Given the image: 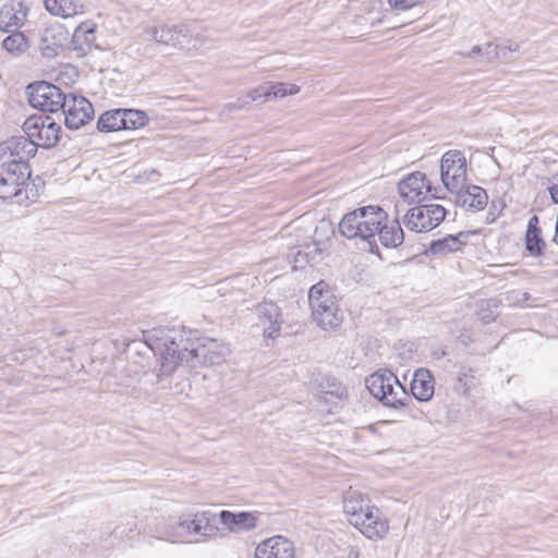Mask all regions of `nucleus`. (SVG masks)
<instances>
[{
  "label": "nucleus",
  "mask_w": 558,
  "mask_h": 558,
  "mask_svg": "<svg viewBox=\"0 0 558 558\" xmlns=\"http://www.w3.org/2000/svg\"><path fill=\"white\" fill-rule=\"evenodd\" d=\"M191 330L184 327H166L155 330L158 341L157 351L159 354V367L156 371V383L171 376L179 367H187V352L191 344Z\"/></svg>",
  "instance_id": "1"
},
{
  "label": "nucleus",
  "mask_w": 558,
  "mask_h": 558,
  "mask_svg": "<svg viewBox=\"0 0 558 558\" xmlns=\"http://www.w3.org/2000/svg\"><path fill=\"white\" fill-rule=\"evenodd\" d=\"M387 220V213L379 206L359 207L345 214L339 222L340 233L349 240L375 243L379 226Z\"/></svg>",
  "instance_id": "2"
},
{
  "label": "nucleus",
  "mask_w": 558,
  "mask_h": 558,
  "mask_svg": "<svg viewBox=\"0 0 558 558\" xmlns=\"http://www.w3.org/2000/svg\"><path fill=\"white\" fill-rule=\"evenodd\" d=\"M308 301L312 317L318 327L328 330L341 325L343 313L337 298L325 281H319L310 289Z\"/></svg>",
  "instance_id": "3"
},
{
  "label": "nucleus",
  "mask_w": 558,
  "mask_h": 558,
  "mask_svg": "<svg viewBox=\"0 0 558 558\" xmlns=\"http://www.w3.org/2000/svg\"><path fill=\"white\" fill-rule=\"evenodd\" d=\"M365 384L371 395L386 407H403L405 401L410 399L397 376L389 371L372 374L366 378Z\"/></svg>",
  "instance_id": "4"
},
{
  "label": "nucleus",
  "mask_w": 558,
  "mask_h": 558,
  "mask_svg": "<svg viewBox=\"0 0 558 558\" xmlns=\"http://www.w3.org/2000/svg\"><path fill=\"white\" fill-rule=\"evenodd\" d=\"M191 344L187 352V367L196 368L198 366H211L221 364L230 353L227 343L216 339H198L192 331Z\"/></svg>",
  "instance_id": "5"
},
{
  "label": "nucleus",
  "mask_w": 558,
  "mask_h": 558,
  "mask_svg": "<svg viewBox=\"0 0 558 558\" xmlns=\"http://www.w3.org/2000/svg\"><path fill=\"white\" fill-rule=\"evenodd\" d=\"M31 169H27L22 162L0 163V199L16 197L17 202H23V191L29 185Z\"/></svg>",
  "instance_id": "6"
},
{
  "label": "nucleus",
  "mask_w": 558,
  "mask_h": 558,
  "mask_svg": "<svg viewBox=\"0 0 558 558\" xmlns=\"http://www.w3.org/2000/svg\"><path fill=\"white\" fill-rule=\"evenodd\" d=\"M440 179L444 187L449 192H459L465 187L468 181V163L461 150L446 151L440 160Z\"/></svg>",
  "instance_id": "7"
},
{
  "label": "nucleus",
  "mask_w": 558,
  "mask_h": 558,
  "mask_svg": "<svg viewBox=\"0 0 558 558\" xmlns=\"http://www.w3.org/2000/svg\"><path fill=\"white\" fill-rule=\"evenodd\" d=\"M447 210L438 204H418L407 211L402 218L405 228L414 232H428L440 225Z\"/></svg>",
  "instance_id": "8"
},
{
  "label": "nucleus",
  "mask_w": 558,
  "mask_h": 558,
  "mask_svg": "<svg viewBox=\"0 0 558 558\" xmlns=\"http://www.w3.org/2000/svg\"><path fill=\"white\" fill-rule=\"evenodd\" d=\"M23 130L26 135L35 140L36 148H51L60 141L61 126L48 114H35L27 118Z\"/></svg>",
  "instance_id": "9"
},
{
  "label": "nucleus",
  "mask_w": 558,
  "mask_h": 558,
  "mask_svg": "<svg viewBox=\"0 0 558 558\" xmlns=\"http://www.w3.org/2000/svg\"><path fill=\"white\" fill-rule=\"evenodd\" d=\"M27 90L32 107L51 113L61 110L68 96L58 86L45 81L29 84Z\"/></svg>",
  "instance_id": "10"
},
{
  "label": "nucleus",
  "mask_w": 558,
  "mask_h": 558,
  "mask_svg": "<svg viewBox=\"0 0 558 558\" xmlns=\"http://www.w3.org/2000/svg\"><path fill=\"white\" fill-rule=\"evenodd\" d=\"M440 190V187H433L426 174L421 171L408 174L398 183V193L409 205H418L426 201L428 195L439 198L438 191Z\"/></svg>",
  "instance_id": "11"
},
{
  "label": "nucleus",
  "mask_w": 558,
  "mask_h": 558,
  "mask_svg": "<svg viewBox=\"0 0 558 558\" xmlns=\"http://www.w3.org/2000/svg\"><path fill=\"white\" fill-rule=\"evenodd\" d=\"M37 151L35 140L28 135L12 136L0 144V160L7 162H23L29 168V159Z\"/></svg>",
  "instance_id": "12"
},
{
  "label": "nucleus",
  "mask_w": 558,
  "mask_h": 558,
  "mask_svg": "<svg viewBox=\"0 0 558 558\" xmlns=\"http://www.w3.org/2000/svg\"><path fill=\"white\" fill-rule=\"evenodd\" d=\"M65 126L70 130H78L94 117V108L88 99L83 96L69 94L61 108Z\"/></svg>",
  "instance_id": "13"
},
{
  "label": "nucleus",
  "mask_w": 558,
  "mask_h": 558,
  "mask_svg": "<svg viewBox=\"0 0 558 558\" xmlns=\"http://www.w3.org/2000/svg\"><path fill=\"white\" fill-rule=\"evenodd\" d=\"M145 33L156 43L177 49H190L192 35L183 24L150 26L145 29Z\"/></svg>",
  "instance_id": "14"
},
{
  "label": "nucleus",
  "mask_w": 558,
  "mask_h": 558,
  "mask_svg": "<svg viewBox=\"0 0 558 558\" xmlns=\"http://www.w3.org/2000/svg\"><path fill=\"white\" fill-rule=\"evenodd\" d=\"M28 7L20 0H11L0 9V31H19L25 23Z\"/></svg>",
  "instance_id": "15"
},
{
  "label": "nucleus",
  "mask_w": 558,
  "mask_h": 558,
  "mask_svg": "<svg viewBox=\"0 0 558 558\" xmlns=\"http://www.w3.org/2000/svg\"><path fill=\"white\" fill-rule=\"evenodd\" d=\"M376 507L372 504L371 499L359 490H348L343 499V512L348 517L351 525H357L359 521L364 518V514Z\"/></svg>",
  "instance_id": "16"
},
{
  "label": "nucleus",
  "mask_w": 558,
  "mask_h": 558,
  "mask_svg": "<svg viewBox=\"0 0 558 558\" xmlns=\"http://www.w3.org/2000/svg\"><path fill=\"white\" fill-rule=\"evenodd\" d=\"M353 526L366 538L373 541L383 539L389 531L388 521L383 517L377 507L364 514L359 524Z\"/></svg>",
  "instance_id": "17"
},
{
  "label": "nucleus",
  "mask_w": 558,
  "mask_h": 558,
  "mask_svg": "<svg viewBox=\"0 0 558 558\" xmlns=\"http://www.w3.org/2000/svg\"><path fill=\"white\" fill-rule=\"evenodd\" d=\"M254 558H294V546L283 536H274L256 547Z\"/></svg>",
  "instance_id": "18"
},
{
  "label": "nucleus",
  "mask_w": 558,
  "mask_h": 558,
  "mask_svg": "<svg viewBox=\"0 0 558 558\" xmlns=\"http://www.w3.org/2000/svg\"><path fill=\"white\" fill-rule=\"evenodd\" d=\"M257 326L264 331L268 338H274L280 330L281 322L279 320V307L272 302H263L256 308Z\"/></svg>",
  "instance_id": "19"
},
{
  "label": "nucleus",
  "mask_w": 558,
  "mask_h": 558,
  "mask_svg": "<svg viewBox=\"0 0 558 558\" xmlns=\"http://www.w3.org/2000/svg\"><path fill=\"white\" fill-rule=\"evenodd\" d=\"M456 195V203L462 207L473 210H483L488 201L486 191L478 185L465 183L459 192H452Z\"/></svg>",
  "instance_id": "20"
},
{
  "label": "nucleus",
  "mask_w": 558,
  "mask_h": 558,
  "mask_svg": "<svg viewBox=\"0 0 558 558\" xmlns=\"http://www.w3.org/2000/svg\"><path fill=\"white\" fill-rule=\"evenodd\" d=\"M221 523L233 533L251 531L256 526L257 518L250 512L233 513L222 510L219 514Z\"/></svg>",
  "instance_id": "21"
},
{
  "label": "nucleus",
  "mask_w": 558,
  "mask_h": 558,
  "mask_svg": "<svg viewBox=\"0 0 558 558\" xmlns=\"http://www.w3.org/2000/svg\"><path fill=\"white\" fill-rule=\"evenodd\" d=\"M46 10L53 16L72 19L85 13V4L81 0H44Z\"/></svg>",
  "instance_id": "22"
},
{
  "label": "nucleus",
  "mask_w": 558,
  "mask_h": 558,
  "mask_svg": "<svg viewBox=\"0 0 558 558\" xmlns=\"http://www.w3.org/2000/svg\"><path fill=\"white\" fill-rule=\"evenodd\" d=\"M411 392L420 401H428L434 395V378L426 368H418L411 381Z\"/></svg>",
  "instance_id": "23"
},
{
  "label": "nucleus",
  "mask_w": 558,
  "mask_h": 558,
  "mask_svg": "<svg viewBox=\"0 0 558 558\" xmlns=\"http://www.w3.org/2000/svg\"><path fill=\"white\" fill-rule=\"evenodd\" d=\"M376 236L385 247H398L404 241V232L398 219L384 221L379 226Z\"/></svg>",
  "instance_id": "24"
},
{
  "label": "nucleus",
  "mask_w": 558,
  "mask_h": 558,
  "mask_svg": "<svg viewBox=\"0 0 558 558\" xmlns=\"http://www.w3.org/2000/svg\"><path fill=\"white\" fill-rule=\"evenodd\" d=\"M194 534L201 537L216 536L219 529L217 526V515L210 510L196 512L192 514Z\"/></svg>",
  "instance_id": "25"
},
{
  "label": "nucleus",
  "mask_w": 558,
  "mask_h": 558,
  "mask_svg": "<svg viewBox=\"0 0 558 558\" xmlns=\"http://www.w3.org/2000/svg\"><path fill=\"white\" fill-rule=\"evenodd\" d=\"M62 34H57L53 28H45L40 33L38 49L43 57L51 59L62 50Z\"/></svg>",
  "instance_id": "26"
},
{
  "label": "nucleus",
  "mask_w": 558,
  "mask_h": 558,
  "mask_svg": "<svg viewBox=\"0 0 558 558\" xmlns=\"http://www.w3.org/2000/svg\"><path fill=\"white\" fill-rule=\"evenodd\" d=\"M541 233L538 217L534 215L529 219L525 234L526 250L531 255L538 256L544 250L545 243L541 238Z\"/></svg>",
  "instance_id": "27"
},
{
  "label": "nucleus",
  "mask_w": 558,
  "mask_h": 558,
  "mask_svg": "<svg viewBox=\"0 0 558 558\" xmlns=\"http://www.w3.org/2000/svg\"><path fill=\"white\" fill-rule=\"evenodd\" d=\"M123 109H114L104 112L98 121L97 129L100 132H116L123 130Z\"/></svg>",
  "instance_id": "28"
},
{
  "label": "nucleus",
  "mask_w": 558,
  "mask_h": 558,
  "mask_svg": "<svg viewBox=\"0 0 558 558\" xmlns=\"http://www.w3.org/2000/svg\"><path fill=\"white\" fill-rule=\"evenodd\" d=\"M461 236L466 238V234L460 232L458 235H448L444 239L433 241L429 246V252L433 255H445L447 253L456 252L462 245V241L460 240Z\"/></svg>",
  "instance_id": "29"
},
{
  "label": "nucleus",
  "mask_w": 558,
  "mask_h": 558,
  "mask_svg": "<svg viewBox=\"0 0 558 558\" xmlns=\"http://www.w3.org/2000/svg\"><path fill=\"white\" fill-rule=\"evenodd\" d=\"M73 40L81 45L80 49H83V45L90 48L96 40V24L90 21L82 22L74 31Z\"/></svg>",
  "instance_id": "30"
},
{
  "label": "nucleus",
  "mask_w": 558,
  "mask_h": 558,
  "mask_svg": "<svg viewBox=\"0 0 558 558\" xmlns=\"http://www.w3.org/2000/svg\"><path fill=\"white\" fill-rule=\"evenodd\" d=\"M11 35L7 36L2 41V47L14 56H20L28 48L26 36L19 31H11Z\"/></svg>",
  "instance_id": "31"
},
{
  "label": "nucleus",
  "mask_w": 558,
  "mask_h": 558,
  "mask_svg": "<svg viewBox=\"0 0 558 558\" xmlns=\"http://www.w3.org/2000/svg\"><path fill=\"white\" fill-rule=\"evenodd\" d=\"M269 99V86L264 84L251 90L244 98H239L236 102L228 104L229 110L243 109L253 101Z\"/></svg>",
  "instance_id": "32"
},
{
  "label": "nucleus",
  "mask_w": 558,
  "mask_h": 558,
  "mask_svg": "<svg viewBox=\"0 0 558 558\" xmlns=\"http://www.w3.org/2000/svg\"><path fill=\"white\" fill-rule=\"evenodd\" d=\"M123 130H137L146 126L149 118L138 109H123Z\"/></svg>",
  "instance_id": "33"
},
{
  "label": "nucleus",
  "mask_w": 558,
  "mask_h": 558,
  "mask_svg": "<svg viewBox=\"0 0 558 558\" xmlns=\"http://www.w3.org/2000/svg\"><path fill=\"white\" fill-rule=\"evenodd\" d=\"M191 522H194L192 514L181 517L175 524L169 525L166 533L169 536L175 537H187L195 535L193 531V524H191Z\"/></svg>",
  "instance_id": "34"
},
{
  "label": "nucleus",
  "mask_w": 558,
  "mask_h": 558,
  "mask_svg": "<svg viewBox=\"0 0 558 558\" xmlns=\"http://www.w3.org/2000/svg\"><path fill=\"white\" fill-rule=\"evenodd\" d=\"M470 367L461 366L457 375L454 389L458 393L466 395L470 388L474 385V375Z\"/></svg>",
  "instance_id": "35"
},
{
  "label": "nucleus",
  "mask_w": 558,
  "mask_h": 558,
  "mask_svg": "<svg viewBox=\"0 0 558 558\" xmlns=\"http://www.w3.org/2000/svg\"><path fill=\"white\" fill-rule=\"evenodd\" d=\"M269 86V99L271 98H282L288 95H295L300 92V87L295 84L289 83H276L268 84Z\"/></svg>",
  "instance_id": "36"
},
{
  "label": "nucleus",
  "mask_w": 558,
  "mask_h": 558,
  "mask_svg": "<svg viewBox=\"0 0 558 558\" xmlns=\"http://www.w3.org/2000/svg\"><path fill=\"white\" fill-rule=\"evenodd\" d=\"M477 54L485 56L487 61H494L500 58V52L498 50V45L489 43L485 45L484 48L480 46H474L472 50L468 53V57H474Z\"/></svg>",
  "instance_id": "37"
},
{
  "label": "nucleus",
  "mask_w": 558,
  "mask_h": 558,
  "mask_svg": "<svg viewBox=\"0 0 558 558\" xmlns=\"http://www.w3.org/2000/svg\"><path fill=\"white\" fill-rule=\"evenodd\" d=\"M492 307H497V304L493 301V300H489L486 302V307H482L478 312H477V316H478V319L481 322H483L484 324H489L495 320L496 318V315L494 313V311L492 310Z\"/></svg>",
  "instance_id": "38"
},
{
  "label": "nucleus",
  "mask_w": 558,
  "mask_h": 558,
  "mask_svg": "<svg viewBox=\"0 0 558 558\" xmlns=\"http://www.w3.org/2000/svg\"><path fill=\"white\" fill-rule=\"evenodd\" d=\"M426 0H388L391 8L399 11H405L413 7L424 3Z\"/></svg>",
  "instance_id": "39"
},
{
  "label": "nucleus",
  "mask_w": 558,
  "mask_h": 558,
  "mask_svg": "<svg viewBox=\"0 0 558 558\" xmlns=\"http://www.w3.org/2000/svg\"><path fill=\"white\" fill-rule=\"evenodd\" d=\"M318 248L317 247H314L313 251H310V252H302L301 250H299L294 256V268H303L304 265L306 263H310V255L313 253V252H317Z\"/></svg>",
  "instance_id": "40"
},
{
  "label": "nucleus",
  "mask_w": 558,
  "mask_h": 558,
  "mask_svg": "<svg viewBox=\"0 0 558 558\" xmlns=\"http://www.w3.org/2000/svg\"><path fill=\"white\" fill-rule=\"evenodd\" d=\"M519 49V45L512 41H507L506 44L498 45V50L500 52L499 59H508V54L510 52L517 51Z\"/></svg>",
  "instance_id": "41"
},
{
  "label": "nucleus",
  "mask_w": 558,
  "mask_h": 558,
  "mask_svg": "<svg viewBox=\"0 0 558 558\" xmlns=\"http://www.w3.org/2000/svg\"><path fill=\"white\" fill-rule=\"evenodd\" d=\"M328 381V389L324 390L326 393L336 395L337 397H342L344 389L341 387V385L335 379H327Z\"/></svg>",
  "instance_id": "42"
},
{
  "label": "nucleus",
  "mask_w": 558,
  "mask_h": 558,
  "mask_svg": "<svg viewBox=\"0 0 558 558\" xmlns=\"http://www.w3.org/2000/svg\"><path fill=\"white\" fill-rule=\"evenodd\" d=\"M548 191H549L551 199L555 203H558V174L553 177L551 184L548 187Z\"/></svg>",
  "instance_id": "43"
},
{
  "label": "nucleus",
  "mask_w": 558,
  "mask_h": 558,
  "mask_svg": "<svg viewBox=\"0 0 558 558\" xmlns=\"http://www.w3.org/2000/svg\"><path fill=\"white\" fill-rule=\"evenodd\" d=\"M555 236H554V241L557 243L558 245V215H557V220H556V225H555Z\"/></svg>",
  "instance_id": "44"
},
{
  "label": "nucleus",
  "mask_w": 558,
  "mask_h": 558,
  "mask_svg": "<svg viewBox=\"0 0 558 558\" xmlns=\"http://www.w3.org/2000/svg\"><path fill=\"white\" fill-rule=\"evenodd\" d=\"M359 551L350 553V558H359Z\"/></svg>",
  "instance_id": "45"
},
{
  "label": "nucleus",
  "mask_w": 558,
  "mask_h": 558,
  "mask_svg": "<svg viewBox=\"0 0 558 558\" xmlns=\"http://www.w3.org/2000/svg\"><path fill=\"white\" fill-rule=\"evenodd\" d=\"M192 48L196 49V48H198V45L195 43L192 45Z\"/></svg>",
  "instance_id": "46"
}]
</instances>
